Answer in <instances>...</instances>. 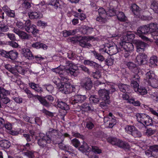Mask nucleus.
Segmentation results:
<instances>
[{
    "label": "nucleus",
    "instance_id": "nucleus-54",
    "mask_svg": "<svg viewBox=\"0 0 158 158\" xmlns=\"http://www.w3.org/2000/svg\"><path fill=\"white\" fill-rule=\"evenodd\" d=\"M126 64L128 68L131 70L136 67V65L133 62H126Z\"/></svg>",
    "mask_w": 158,
    "mask_h": 158
},
{
    "label": "nucleus",
    "instance_id": "nucleus-12",
    "mask_svg": "<svg viewBox=\"0 0 158 158\" xmlns=\"http://www.w3.org/2000/svg\"><path fill=\"white\" fill-rule=\"evenodd\" d=\"M86 98V97L85 95H76L72 97L70 102L72 104L81 103L84 102Z\"/></svg>",
    "mask_w": 158,
    "mask_h": 158
},
{
    "label": "nucleus",
    "instance_id": "nucleus-2",
    "mask_svg": "<svg viewBox=\"0 0 158 158\" xmlns=\"http://www.w3.org/2000/svg\"><path fill=\"white\" fill-rule=\"evenodd\" d=\"M136 116L137 121L140 123V125L142 126L141 127H139V128L140 129L145 128V126H149L152 123V118L146 114L138 113L136 114Z\"/></svg>",
    "mask_w": 158,
    "mask_h": 158
},
{
    "label": "nucleus",
    "instance_id": "nucleus-45",
    "mask_svg": "<svg viewBox=\"0 0 158 158\" xmlns=\"http://www.w3.org/2000/svg\"><path fill=\"white\" fill-rule=\"evenodd\" d=\"M107 16H99L97 17L96 20L101 24L105 23L107 22L106 19Z\"/></svg>",
    "mask_w": 158,
    "mask_h": 158
},
{
    "label": "nucleus",
    "instance_id": "nucleus-32",
    "mask_svg": "<svg viewBox=\"0 0 158 158\" xmlns=\"http://www.w3.org/2000/svg\"><path fill=\"white\" fill-rule=\"evenodd\" d=\"M29 86L37 92L42 91V88L40 87L38 85L34 83L31 82L29 83Z\"/></svg>",
    "mask_w": 158,
    "mask_h": 158
},
{
    "label": "nucleus",
    "instance_id": "nucleus-15",
    "mask_svg": "<svg viewBox=\"0 0 158 158\" xmlns=\"http://www.w3.org/2000/svg\"><path fill=\"white\" fill-rule=\"evenodd\" d=\"M139 77L137 74L134 75L131 78V85L133 87L135 91L139 87Z\"/></svg>",
    "mask_w": 158,
    "mask_h": 158
},
{
    "label": "nucleus",
    "instance_id": "nucleus-36",
    "mask_svg": "<svg viewBox=\"0 0 158 158\" xmlns=\"http://www.w3.org/2000/svg\"><path fill=\"white\" fill-rule=\"evenodd\" d=\"M57 106L59 108L65 110H68L69 109L68 105L62 101L58 102Z\"/></svg>",
    "mask_w": 158,
    "mask_h": 158
},
{
    "label": "nucleus",
    "instance_id": "nucleus-16",
    "mask_svg": "<svg viewBox=\"0 0 158 158\" xmlns=\"http://www.w3.org/2000/svg\"><path fill=\"white\" fill-rule=\"evenodd\" d=\"M135 43L138 52H142L144 51L146 47L145 43L139 40L135 41Z\"/></svg>",
    "mask_w": 158,
    "mask_h": 158
},
{
    "label": "nucleus",
    "instance_id": "nucleus-48",
    "mask_svg": "<svg viewBox=\"0 0 158 158\" xmlns=\"http://www.w3.org/2000/svg\"><path fill=\"white\" fill-rule=\"evenodd\" d=\"M49 4L53 6L56 9L60 6V4L57 0H51Z\"/></svg>",
    "mask_w": 158,
    "mask_h": 158
},
{
    "label": "nucleus",
    "instance_id": "nucleus-28",
    "mask_svg": "<svg viewBox=\"0 0 158 158\" xmlns=\"http://www.w3.org/2000/svg\"><path fill=\"white\" fill-rule=\"evenodd\" d=\"M32 47L36 49L42 48L43 49L45 50L47 48V46L46 44L40 42L34 43L32 45Z\"/></svg>",
    "mask_w": 158,
    "mask_h": 158
},
{
    "label": "nucleus",
    "instance_id": "nucleus-20",
    "mask_svg": "<svg viewBox=\"0 0 158 158\" xmlns=\"http://www.w3.org/2000/svg\"><path fill=\"white\" fill-rule=\"evenodd\" d=\"M148 25L150 33H155L158 29V24L156 23H151Z\"/></svg>",
    "mask_w": 158,
    "mask_h": 158
},
{
    "label": "nucleus",
    "instance_id": "nucleus-33",
    "mask_svg": "<svg viewBox=\"0 0 158 158\" xmlns=\"http://www.w3.org/2000/svg\"><path fill=\"white\" fill-rule=\"evenodd\" d=\"M10 94V92L9 91L6 90L3 87L0 86V100Z\"/></svg>",
    "mask_w": 158,
    "mask_h": 158
},
{
    "label": "nucleus",
    "instance_id": "nucleus-43",
    "mask_svg": "<svg viewBox=\"0 0 158 158\" xmlns=\"http://www.w3.org/2000/svg\"><path fill=\"white\" fill-rule=\"evenodd\" d=\"M6 7H3V10L6 14L7 15L11 17H14L15 16V12L14 11L10 10L5 9Z\"/></svg>",
    "mask_w": 158,
    "mask_h": 158
},
{
    "label": "nucleus",
    "instance_id": "nucleus-31",
    "mask_svg": "<svg viewBox=\"0 0 158 158\" xmlns=\"http://www.w3.org/2000/svg\"><path fill=\"white\" fill-rule=\"evenodd\" d=\"M27 32L28 33L31 32L34 35H35L39 32V30L36 28V26L34 24H32L30 28H28L27 27Z\"/></svg>",
    "mask_w": 158,
    "mask_h": 158
},
{
    "label": "nucleus",
    "instance_id": "nucleus-1",
    "mask_svg": "<svg viewBox=\"0 0 158 158\" xmlns=\"http://www.w3.org/2000/svg\"><path fill=\"white\" fill-rule=\"evenodd\" d=\"M65 62H66V65H63L64 66H66L64 70L61 69L60 68L58 67L52 69V71L60 75L61 81H64V80H65V81H66L67 79V77L63 74V73H64V71H66L67 73H69L71 75L75 77L77 76L79 73L78 70L75 69L73 68V64L70 61H65Z\"/></svg>",
    "mask_w": 158,
    "mask_h": 158
},
{
    "label": "nucleus",
    "instance_id": "nucleus-22",
    "mask_svg": "<svg viewBox=\"0 0 158 158\" xmlns=\"http://www.w3.org/2000/svg\"><path fill=\"white\" fill-rule=\"evenodd\" d=\"M84 64L85 65H88L94 67L96 68H98L101 66L97 63L89 60H85L84 61Z\"/></svg>",
    "mask_w": 158,
    "mask_h": 158
},
{
    "label": "nucleus",
    "instance_id": "nucleus-19",
    "mask_svg": "<svg viewBox=\"0 0 158 158\" xmlns=\"http://www.w3.org/2000/svg\"><path fill=\"white\" fill-rule=\"evenodd\" d=\"M22 50V54L24 56L30 60H34V56L29 49L23 48Z\"/></svg>",
    "mask_w": 158,
    "mask_h": 158
},
{
    "label": "nucleus",
    "instance_id": "nucleus-37",
    "mask_svg": "<svg viewBox=\"0 0 158 158\" xmlns=\"http://www.w3.org/2000/svg\"><path fill=\"white\" fill-rule=\"evenodd\" d=\"M135 127L132 125H127L125 127V130L126 132L128 134L131 135Z\"/></svg>",
    "mask_w": 158,
    "mask_h": 158
},
{
    "label": "nucleus",
    "instance_id": "nucleus-11",
    "mask_svg": "<svg viewBox=\"0 0 158 158\" xmlns=\"http://www.w3.org/2000/svg\"><path fill=\"white\" fill-rule=\"evenodd\" d=\"M68 80L67 79L66 81H65L66 80H64V81H63L64 82H62V85L59 89L60 91H62L66 94L71 93L72 91L71 88L72 85H71L69 82H66L68 81Z\"/></svg>",
    "mask_w": 158,
    "mask_h": 158
},
{
    "label": "nucleus",
    "instance_id": "nucleus-60",
    "mask_svg": "<svg viewBox=\"0 0 158 158\" xmlns=\"http://www.w3.org/2000/svg\"><path fill=\"white\" fill-rule=\"evenodd\" d=\"M5 68L9 71L12 74H14L15 73V68H12L10 64H6L5 66Z\"/></svg>",
    "mask_w": 158,
    "mask_h": 158
},
{
    "label": "nucleus",
    "instance_id": "nucleus-59",
    "mask_svg": "<svg viewBox=\"0 0 158 158\" xmlns=\"http://www.w3.org/2000/svg\"><path fill=\"white\" fill-rule=\"evenodd\" d=\"M98 12L99 16H107V12L102 8H99Z\"/></svg>",
    "mask_w": 158,
    "mask_h": 158
},
{
    "label": "nucleus",
    "instance_id": "nucleus-26",
    "mask_svg": "<svg viewBox=\"0 0 158 158\" xmlns=\"http://www.w3.org/2000/svg\"><path fill=\"white\" fill-rule=\"evenodd\" d=\"M79 149L83 152H85L90 151L91 148H89L86 143L83 141V144L79 148Z\"/></svg>",
    "mask_w": 158,
    "mask_h": 158
},
{
    "label": "nucleus",
    "instance_id": "nucleus-3",
    "mask_svg": "<svg viewBox=\"0 0 158 158\" xmlns=\"http://www.w3.org/2000/svg\"><path fill=\"white\" fill-rule=\"evenodd\" d=\"M134 48V46L131 43L123 41L120 43L119 49L122 51L125 58H127L130 56Z\"/></svg>",
    "mask_w": 158,
    "mask_h": 158
},
{
    "label": "nucleus",
    "instance_id": "nucleus-50",
    "mask_svg": "<svg viewBox=\"0 0 158 158\" xmlns=\"http://www.w3.org/2000/svg\"><path fill=\"white\" fill-rule=\"evenodd\" d=\"M151 8L156 13H158V3L156 2H153L151 4Z\"/></svg>",
    "mask_w": 158,
    "mask_h": 158
},
{
    "label": "nucleus",
    "instance_id": "nucleus-30",
    "mask_svg": "<svg viewBox=\"0 0 158 158\" xmlns=\"http://www.w3.org/2000/svg\"><path fill=\"white\" fill-rule=\"evenodd\" d=\"M89 100L91 103L96 104L98 103L100 101L98 96L96 95H91L89 98Z\"/></svg>",
    "mask_w": 158,
    "mask_h": 158
},
{
    "label": "nucleus",
    "instance_id": "nucleus-49",
    "mask_svg": "<svg viewBox=\"0 0 158 158\" xmlns=\"http://www.w3.org/2000/svg\"><path fill=\"white\" fill-rule=\"evenodd\" d=\"M43 88L46 89L49 92L51 93L54 89V87L51 85L48 84L43 85Z\"/></svg>",
    "mask_w": 158,
    "mask_h": 158
},
{
    "label": "nucleus",
    "instance_id": "nucleus-5",
    "mask_svg": "<svg viewBox=\"0 0 158 158\" xmlns=\"http://www.w3.org/2000/svg\"><path fill=\"white\" fill-rule=\"evenodd\" d=\"M39 138L38 140L37 143L41 147H45L47 143L51 142L50 139L48 136L42 133H40Z\"/></svg>",
    "mask_w": 158,
    "mask_h": 158
},
{
    "label": "nucleus",
    "instance_id": "nucleus-62",
    "mask_svg": "<svg viewBox=\"0 0 158 158\" xmlns=\"http://www.w3.org/2000/svg\"><path fill=\"white\" fill-rule=\"evenodd\" d=\"M103 101L101 102L100 104V106L102 108H105L110 103V100H103Z\"/></svg>",
    "mask_w": 158,
    "mask_h": 158
},
{
    "label": "nucleus",
    "instance_id": "nucleus-27",
    "mask_svg": "<svg viewBox=\"0 0 158 158\" xmlns=\"http://www.w3.org/2000/svg\"><path fill=\"white\" fill-rule=\"evenodd\" d=\"M93 55L94 56L95 59L98 60L101 62L103 61L105 58L103 56L101 55L100 53H98L95 51H91Z\"/></svg>",
    "mask_w": 158,
    "mask_h": 158
},
{
    "label": "nucleus",
    "instance_id": "nucleus-14",
    "mask_svg": "<svg viewBox=\"0 0 158 158\" xmlns=\"http://www.w3.org/2000/svg\"><path fill=\"white\" fill-rule=\"evenodd\" d=\"M98 94L103 100H110L109 91L105 89H100L98 91Z\"/></svg>",
    "mask_w": 158,
    "mask_h": 158
},
{
    "label": "nucleus",
    "instance_id": "nucleus-51",
    "mask_svg": "<svg viewBox=\"0 0 158 158\" xmlns=\"http://www.w3.org/2000/svg\"><path fill=\"white\" fill-rule=\"evenodd\" d=\"M44 98L46 101V102L49 104L48 106H46L47 107H49L50 106L49 102H52L54 100V98L51 95H48L46 96L44 98Z\"/></svg>",
    "mask_w": 158,
    "mask_h": 158
},
{
    "label": "nucleus",
    "instance_id": "nucleus-18",
    "mask_svg": "<svg viewBox=\"0 0 158 158\" xmlns=\"http://www.w3.org/2000/svg\"><path fill=\"white\" fill-rule=\"evenodd\" d=\"M139 7L135 4H132L131 6V10L135 15L140 18L142 20L147 19V17L143 16V17L139 15Z\"/></svg>",
    "mask_w": 158,
    "mask_h": 158
},
{
    "label": "nucleus",
    "instance_id": "nucleus-55",
    "mask_svg": "<svg viewBox=\"0 0 158 158\" xmlns=\"http://www.w3.org/2000/svg\"><path fill=\"white\" fill-rule=\"evenodd\" d=\"M91 75L94 78L98 79L101 76V72L99 70L96 71L95 72H93Z\"/></svg>",
    "mask_w": 158,
    "mask_h": 158
},
{
    "label": "nucleus",
    "instance_id": "nucleus-4",
    "mask_svg": "<svg viewBox=\"0 0 158 158\" xmlns=\"http://www.w3.org/2000/svg\"><path fill=\"white\" fill-rule=\"evenodd\" d=\"M107 140L112 145H117L125 149H129L130 148V146L128 143L116 138L110 137Z\"/></svg>",
    "mask_w": 158,
    "mask_h": 158
},
{
    "label": "nucleus",
    "instance_id": "nucleus-40",
    "mask_svg": "<svg viewBox=\"0 0 158 158\" xmlns=\"http://www.w3.org/2000/svg\"><path fill=\"white\" fill-rule=\"evenodd\" d=\"M9 30L7 25L4 23H0V32H6Z\"/></svg>",
    "mask_w": 158,
    "mask_h": 158
},
{
    "label": "nucleus",
    "instance_id": "nucleus-21",
    "mask_svg": "<svg viewBox=\"0 0 158 158\" xmlns=\"http://www.w3.org/2000/svg\"><path fill=\"white\" fill-rule=\"evenodd\" d=\"M147 83L149 85L153 88H156L158 87V79L157 78L148 80Z\"/></svg>",
    "mask_w": 158,
    "mask_h": 158
},
{
    "label": "nucleus",
    "instance_id": "nucleus-42",
    "mask_svg": "<svg viewBox=\"0 0 158 158\" xmlns=\"http://www.w3.org/2000/svg\"><path fill=\"white\" fill-rule=\"evenodd\" d=\"M76 31V30L65 31H63V35L64 37H67L69 35H74L75 34Z\"/></svg>",
    "mask_w": 158,
    "mask_h": 158
},
{
    "label": "nucleus",
    "instance_id": "nucleus-17",
    "mask_svg": "<svg viewBox=\"0 0 158 158\" xmlns=\"http://www.w3.org/2000/svg\"><path fill=\"white\" fill-rule=\"evenodd\" d=\"M147 56L144 54L140 53L138 55L136 60L139 65L143 64L146 63Z\"/></svg>",
    "mask_w": 158,
    "mask_h": 158
},
{
    "label": "nucleus",
    "instance_id": "nucleus-57",
    "mask_svg": "<svg viewBox=\"0 0 158 158\" xmlns=\"http://www.w3.org/2000/svg\"><path fill=\"white\" fill-rule=\"evenodd\" d=\"M2 103L4 105V107H5V105L10 102V99L7 97L5 96L0 100Z\"/></svg>",
    "mask_w": 158,
    "mask_h": 158
},
{
    "label": "nucleus",
    "instance_id": "nucleus-44",
    "mask_svg": "<svg viewBox=\"0 0 158 158\" xmlns=\"http://www.w3.org/2000/svg\"><path fill=\"white\" fill-rule=\"evenodd\" d=\"M9 54L10 59L14 60L17 58L18 53L16 51H11L9 52Z\"/></svg>",
    "mask_w": 158,
    "mask_h": 158
},
{
    "label": "nucleus",
    "instance_id": "nucleus-34",
    "mask_svg": "<svg viewBox=\"0 0 158 158\" xmlns=\"http://www.w3.org/2000/svg\"><path fill=\"white\" fill-rule=\"evenodd\" d=\"M29 18L31 19L40 18L41 17V14L36 12H31L28 14Z\"/></svg>",
    "mask_w": 158,
    "mask_h": 158
},
{
    "label": "nucleus",
    "instance_id": "nucleus-56",
    "mask_svg": "<svg viewBox=\"0 0 158 158\" xmlns=\"http://www.w3.org/2000/svg\"><path fill=\"white\" fill-rule=\"evenodd\" d=\"M157 62V57L153 56H152L150 59V63L152 65H156V63Z\"/></svg>",
    "mask_w": 158,
    "mask_h": 158
},
{
    "label": "nucleus",
    "instance_id": "nucleus-39",
    "mask_svg": "<svg viewBox=\"0 0 158 158\" xmlns=\"http://www.w3.org/2000/svg\"><path fill=\"white\" fill-rule=\"evenodd\" d=\"M117 16L118 19L121 21L124 22L126 20L127 18L122 12H119L117 14Z\"/></svg>",
    "mask_w": 158,
    "mask_h": 158
},
{
    "label": "nucleus",
    "instance_id": "nucleus-25",
    "mask_svg": "<svg viewBox=\"0 0 158 158\" xmlns=\"http://www.w3.org/2000/svg\"><path fill=\"white\" fill-rule=\"evenodd\" d=\"M81 110L84 111H87L89 110L93 111L94 110V108L91 105L88 103H83L81 105Z\"/></svg>",
    "mask_w": 158,
    "mask_h": 158
},
{
    "label": "nucleus",
    "instance_id": "nucleus-24",
    "mask_svg": "<svg viewBox=\"0 0 158 158\" xmlns=\"http://www.w3.org/2000/svg\"><path fill=\"white\" fill-rule=\"evenodd\" d=\"M145 79L147 82L148 80L157 78L154 72L152 71H150L147 73L145 74Z\"/></svg>",
    "mask_w": 158,
    "mask_h": 158
},
{
    "label": "nucleus",
    "instance_id": "nucleus-23",
    "mask_svg": "<svg viewBox=\"0 0 158 158\" xmlns=\"http://www.w3.org/2000/svg\"><path fill=\"white\" fill-rule=\"evenodd\" d=\"M94 121L91 118L86 120L85 127L89 130L92 129L94 127Z\"/></svg>",
    "mask_w": 158,
    "mask_h": 158
},
{
    "label": "nucleus",
    "instance_id": "nucleus-58",
    "mask_svg": "<svg viewBox=\"0 0 158 158\" xmlns=\"http://www.w3.org/2000/svg\"><path fill=\"white\" fill-rule=\"evenodd\" d=\"M92 151L98 154H99L102 152L101 149H99L98 147L95 146H92Z\"/></svg>",
    "mask_w": 158,
    "mask_h": 158
},
{
    "label": "nucleus",
    "instance_id": "nucleus-9",
    "mask_svg": "<svg viewBox=\"0 0 158 158\" xmlns=\"http://www.w3.org/2000/svg\"><path fill=\"white\" fill-rule=\"evenodd\" d=\"M49 134L51 135H55L56 136L58 139H61V141H63L65 137H68L69 135L67 133L62 134L58 130L53 128H50L49 130Z\"/></svg>",
    "mask_w": 158,
    "mask_h": 158
},
{
    "label": "nucleus",
    "instance_id": "nucleus-53",
    "mask_svg": "<svg viewBox=\"0 0 158 158\" xmlns=\"http://www.w3.org/2000/svg\"><path fill=\"white\" fill-rule=\"evenodd\" d=\"M131 135L134 137H139L141 136V133L135 127V129L132 132Z\"/></svg>",
    "mask_w": 158,
    "mask_h": 158
},
{
    "label": "nucleus",
    "instance_id": "nucleus-6",
    "mask_svg": "<svg viewBox=\"0 0 158 158\" xmlns=\"http://www.w3.org/2000/svg\"><path fill=\"white\" fill-rule=\"evenodd\" d=\"M148 24L139 27L137 30L136 34L139 35L143 40H148V39L143 35V34H150Z\"/></svg>",
    "mask_w": 158,
    "mask_h": 158
},
{
    "label": "nucleus",
    "instance_id": "nucleus-38",
    "mask_svg": "<svg viewBox=\"0 0 158 158\" xmlns=\"http://www.w3.org/2000/svg\"><path fill=\"white\" fill-rule=\"evenodd\" d=\"M58 142H59L58 143L59 147L62 150H65L67 152H70L69 150H67V149H69V148L62 143V142L63 141H61V139H58Z\"/></svg>",
    "mask_w": 158,
    "mask_h": 158
},
{
    "label": "nucleus",
    "instance_id": "nucleus-52",
    "mask_svg": "<svg viewBox=\"0 0 158 158\" xmlns=\"http://www.w3.org/2000/svg\"><path fill=\"white\" fill-rule=\"evenodd\" d=\"M116 11L114 8H110L107 11V16H113L116 15Z\"/></svg>",
    "mask_w": 158,
    "mask_h": 158
},
{
    "label": "nucleus",
    "instance_id": "nucleus-8",
    "mask_svg": "<svg viewBox=\"0 0 158 158\" xmlns=\"http://www.w3.org/2000/svg\"><path fill=\"white\" fill-rule=\"evenodd\" d=\"M25 92L26 93L27 95V97L29 98H37L40 102V103L44 106H48L49 104L46 102V100L42 97L40 96L37 95H34L28 89H24Z\"/></svg>",
    "mask_w": 158,
    "mask_h": 158
},
{
    "label": "nucleus",
    "instance_id": "nucleus-13",
    "mask_svg": "<svg viewBox=\"0 0 158 158\" xmlns=\"http://www.w3.org/2000/svg\"><path fill=\"white\" fill-rule=\"evenodd\" d=\"M81 84L87 90H90L92 87V82L89 78L85 77L81 81Z\"/></svg>",
    "mask_w": 158,
    "mask_h": 158
},
{
    "label": "nucleus",
    "instance_id": "nucleus-46",
    "mask_svg": "<svg viewBox=\"0 0 158 158\" xmlns=\"http://www.w3.org/2000/svg\"><path fill=\"white\" fill-rule=\"evenodd\" d=\"M15 73H14V75H16L17 74V73L18 72L20 74H24L25 72V70L23 68L20 66H15Z\"/></svg>",
    "mask_w": 158,
    "mask_h": 158
},
{
    "label": "nucleus",
    "instance_id": "nucleus-47",
    "mask_svg": "<svg viewBox=\"0 0 158 158\" xmlns=\"http://www.w3.org/2000/svg\"><path fill=\"white\" fill-rule=\"evenodd\" d=\"M135 92L139 93L141 95H145L147 94V91L144 87H138V89L135 91Z\"/></svg>",
    "mask_w": 158,
    "mask_h": 158
},
{
    "label": "nucleus",
    "instance_id": "nucleus-29",
    "mask_svg": "<svg viewBox=\"0 0 158 158\" xmlns=\"http://www.w3.org/2000/svg\"><path fill=\"white\" fill-rule=\"evenodd\" d=\"M135 35L132 34H127L121 38L122 41L127 42V41H131L135 38Z\"/></svg>",
    "mask_w": 158,
    "mask_h": 158
},
{
    "label": "nucleus",
    "instance_id": "nucleus-63",
    "mask_svg": "<svg viewBox=\"0 0 158 158\" xmlns=\"http://www.w3.org/2000/svg\"><path fill=\"white\" fill-rule=\"evenodd\" d=\"M150 97L156 102H158V92L151 93Z\"/></svg>",
    "mask_w": 158,
    "mask_h": 158
},
{
    "label": "nucleus",
    "instance_id": "nucleus-64",
    "mask_svg": "<svg viewBox=\"0 0 158 158\" xmlns=\"http://www.w3.org/2000/svg\"><path fill=\"white\" fill-rule=\"evenodd\" d=\"M71 143L76 148L79 146L80 143V141L76 139H74L72 140Z\"/></svg>",
    "mask_w": 158,
    "mask_h": 158
},
{
    "label": "nucleus",
    "instance_id": "nucleus-61",
    "mask_svg": "<svg viewBox=\"0 0 158 158\" xmlns=\"http://www.w3.org/2000/svg\"><path fill=\"white\" fill-rule=\"evenodd\" d=\"M18 35L22 39H26L28 38V35L26 32L22 31H21Z\"/></svg>",
    "mask_w": 158,
    "mask_h": 158
},
{
    "label": "nucleus",
    "instance_id": "nucleus-10",
    "mask_svg": "<svg viewBox=\"0 0 158 158\" xmlns=\"http://www.w3.org/2000/svg\"><path fill=\"white\" fill-rule=\"evenodd\" d=\"M94 37L93 36L80 37V39L79 42V44L81 46L84 48H89L91 46L90 44V40L93 39Z\"/></svg>",
    "mask_w": 158,
    "mask_h": 158
},
{
    "label": "nucleus",
    "instance_id": "nucleus-35",
    "mask_svg": "<svg viewBox=\"0 0 158 158\" xmlns=\"http://www.w3.org/2000/svg\"><path fill=\"white\" fill-rule=\"evenodd\" d=\"M118 87L121 91L125 93L128 91L130 86L126 84H121L119 85Z\"/></svg>",
    "mask_w": 158,
    "mask_h": 158
},
{
    "label": "nucleus",
    "instance_id": "nucleus-41",
    "mask_svg": "<svg viewBox=\"0 0 158 158\" xmlns=\"http://www.w3.org/2000/svg\"><path fill=\"white\" fill-rule=\"evenodd\" d=\"M10 146V143L7 140H3L1 142L0 146L5 148H9Z\"/></svg>",
    "mask_w": 158,
    "mask_h": 158
},
{
    "label": "nucleus",
    "instance_id": "nucleus-7",
    "mask_svg": "<svg viewBox=\"0 0 158 158\" xmlns=\"http://www.w3.org/2000/svg\"><path fill=\"white\" fill-rule=\"evenodd\" d=\"M103 51L109 55H113L117 53L118 52V50L116 45L114 43H112V45L110 44L109 46H105L103 49Z\"/></svg>",
    "mask_w": 158,
    "mask_h": 158
}]
</instances>
